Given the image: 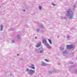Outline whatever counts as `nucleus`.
<instances>
[{
	"label": "nucleus",
	"mask_w": 77,
	"mask_h": 77,
	"mask_svg": "<svg viewBox=\"0 0 77 77\" xmlns=\"http://www.w3.org/2000/svg\"><path fill=\"white\" fill-rule=\"evenodd\" d=\"M45 45H46V47H47L48 46H49V44H48L46 42L45 44Z\"/></svg>",
	"instance_id": "1a4fd4ad"
},
{
	"label": "nucleus",
	"mask_w": 77,
	"mask_h": 77,
	"mask_svg": "<svg viewBox=\"0 0 77 77\" xmlns=\"http://www.w3.org/2000/svg\"><path fill=\"white\" fill-rule=\"evenodd\" d=\"M17 39H20V37L19 35H17Z\"/></svg>",
	"instance_id": "ddd939ff"
},
{
	"label": "nucleus",
	"mask_w": 77,
	"mask_h": 77,
	"mask_svg": "<svg viewBox=\"0 0 77 77\" xmlns=\"http://www.w3.org/2000/svg\"><path fill=\"white\" fill-rule=\"evenodd\" d=\"M29 73L30 74H33L35 73V71L32 70H29Z\"/></svg>",
	"instance_id": "7ed1b4c3"
},
{
	"label": "nucleus",
	"mask_w": 77,
	"mask_h": 77,
	"mask_svg": "<svg viewBox=\"0 0 77 77\" xmlns=\"http://www.w3.org/2000/svg\"><path fill=\"white\" fill-rule=\"evenodd\" d=\"M38 8L39 10H41L42 9V7H41V6H39Z\"/></svg>",
	"instance_id": "9b49d317"
},
{
	"label": "nucleus",
	"mask_w": 77,
	"mask_h": 77,
	"mask_svg": "<svg viewBox=\"0 0 77 77\" xmlns=\"http://www.w3.org/2000/svg\"><path fill=\"white\" fill-rule=\"evenodd\" d=\"M68 11H67V16L68 17L69 15V18H72V16H73V13L72 11L70 12L71 9H69Z\"/></svg>",
	"instance_id": "f257e3e1"
},
{
	"label": "nucleus",
	"mask_w": 77,
	"mask_h": 77,
	"mask_svg": "<svg viewBox=\"0 0 77 77\" xmlns=\"http://www.w3.org/2000/svg\"><path fill=\"white\" fill-rule=\"evenodd\" d=\"M47 47V48H51V47L49 45Z\"/></svg>",
	"instance_id": "4468645a"
},
{
	"label": "nucleus",
	"mask_w": 77,
	"mask_h": 77,
	"mask_svg": "<svg viewBox=\"0 0 77 77\" xmlns=\"http://www.w3.org/2000/svg\"><path fill=\"white\" fill-rule=\"evenodd\" d=\"M12 42H14V40H13L12 41Z\"/></svg>",
	"instance_id": "a211bd4d"
},
{
	"label": "nucleus",
	"mask_w": 77,
	"mask_h": 77,
	"mask_svg": "<svg viewBox=\"0 0 77 77\" xmlns=\"http://www.w3.org/2000/svg\"><path fill=\"white\" fill-rule=\"evenodd\" d=\"M23 11H25V10H23Z\"/></svg>",
	"instance_id": "aec40b11"
},
{
	"label": "nucleus",
	"mask_w": 77,
	"mask_h": 77,
	"mask_svg": "<svg viewBox=\"0 0 77 77\" xmlns=\"http://www.w3.org/2000/svg\"><path fill=\"white\" fill-rule=\"evenodd\" d=\"M48 42H49L50 44H52V42H51V40L50 39H48Z\"/></svg>",
	"instance_id": "0eeeda50"
},
{
	"label": "nucleus",
	"mask_w": 77,
	"mask_h": 77,
	"mask_svg": "<svg viewBox=\"0 0 77 77\" xmlns=\"http://www.w3.org/2000/svg\"><path fill=\"white\" fill-rule=\"evenodd\" d=\"M1 27L0 30H1V31H2V30H3V25H1Z\"/></svg>",
	"instance_id": "9d476101"
},
{
	"label": "nucleus",
	"mask_w": 77,
	"mask_h": 77,
	"mask_svg": "<svg viewBox=\"0 0 77 77\" xmlns=\"http://www.w3.org/2000/svg\"><path fill=\"white\" fill-rule=\"evenodd\" d=\"M45 60L46 61V62H49V60L48 59H45Z\"/></svg>",
	"instance_id": "f8f14e48"
},
{
	"label": "nucleus",
	"mask_w": 77,
	"mask_h": 77,
	"mask_svg": "<svg viewBox=\"0 0 77 77\" xmlns=\"http://www.w3.org/2000/svg\"><path fill=\"white\" fill-rule=\"evenodd\" d=\"M66 51H64V53H66Z\"/></svg>",
	"instance_id": "6ab92c4d"
},
{
	"label": "nucleus",
	"mask_w": 77,
	"mask_h": 77,
	"mask_svg": "<svg viewBox=\"0 0 77 77\" xmlns=\"http://www.w3.org/2000/svg\"><path fill=\"white\" fill-rule=\"evenodd\" d=\"M17 56H18V54H17Z\"/></svg>",
	"instance_id": "412c9836"
},
{
	"label": "nucleus",
	"mask_w": 77,
	"mask_h": 77,
	"mask_svg": "<svg viewBox=\"0 0 77 77\" xmlns=\"http://www.w3.org/2000/svg\"><path fill=\"white\" fill-rule=\"evenodd\" d=\"M73 47V46H72V45H67L66 46L67 47V49H71V48H72Z\"/></svg>",
	"instance_id": "f03ea898"
},
{
	"label": "nucleus",
	"mask_w": 77,
	"mask_h": 77,
	"mask_svg": "<svg viewBox=\"0 0 77 77\" xmlns=\"http://www.w3.org/2000/svg\"><path fill=\"white\" fill-rule=\"evenodd\" d=\"M52 5H53V6H55V4H54L53 3H52Z\"/></svg>",
	"instance_id": "2eb2a0df"
},
{
	"label": "nucleus",
	"mask_w": 77,
	"mask_h": 77,
	"mask_svg": "<svg viewBox=\"0 0 77 77\" xmlns=\"http://www.w3.org/2000/svg\"><path fill=\"white\" fill-rule=\"evenodd\" d=\"M76 72H77V70H76Z\"/></svg>",
	"instance_id": "4be33fe9"
},
{
	"label": "nucleus",
	"mask_w": 77,
	"mask_h": 77,
	"mask_svg": "<svg viewBox=\"0 0 77 77\" xmlns=\"http://www.w3.org/2000/svg\"><path fill=\"white\" fill-rule=\"evenodd\" d=\"M41 45V42H40L39 43L37 44V45L36 46L37 47H39Z\"/></svg>",
	"instance_id": "39448f33"
},
{
	"label": "nucleus",
	"mask_w": 77,
	"mask_h": 77,
	"mask_svg": "<svg viewBox=\"0 0 77 77\" xmlns=\"http://www.w3.org/2000/svg\"><path fill=\"white\" fill-rule=\"evenodd\" d=\"M47 42V41H46V40L45 39H44L43 40L42 43H46Z\"/></svg>",
	"instance_id": "423d86ee"
},
{
	"label": "nucleus",
	"mask_w": 77,
	"mask_h": 77,
	"mask_svg": "<svg viewBox=\"0 0 77 77\" xmlns=\"http://www.w3.org/2000/svg\"><path fill=\"white\" fill-rule=\"evenodd\" d=\"M26 71H29V69H26Z\"/></svg>",
	"instance_id": "dca6fc26"
},
{
	"label": "nucleus",
	"mask_w": 77,
	"mask_h": 77,
	"mask_svg": "<svg viewBox=\"0 0 77 77\" xmlns=\"http://www.w3.org/2000/svg\"><path fill=\"white\" fill-rule=\"evenodd\" d=\"M35 39H37V37L35 36Z\"/></svg>",
	"instance_id": "f3484780"
},
{
	"label": "nucleus",
	"mask_w": 77,
	"mask_h": 77,
	"mask_svg": "<svg viewBox=\"0 0 77 77\" xmlns=\"http://www.w3.org/2000/svg\"><path fill=\"white\" fill-rule=\"evenodd\" d=\"M38 51H39L40 53H42L43 51V49L42 48H41L38 49Z\"/></svg>",
	"instance_id": "20e7f679"
},
{
	"label": "nucleus",
	"mask_w": 77,
	"mask_h": 77,
	"mask_svg": "<svg viewBox=\"0 0 77 77\" xmlns=\"http://www.w3.org/2000/svg\"><path fill=\"white\" fill-rule=\"evenodd\" d=\"M31 68H32V69H35V67H34V65H33V64L31 65Z\"/></svg>",
	"instance_id": "6e6552de"
}]
</instances>
